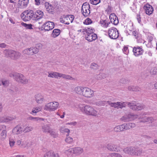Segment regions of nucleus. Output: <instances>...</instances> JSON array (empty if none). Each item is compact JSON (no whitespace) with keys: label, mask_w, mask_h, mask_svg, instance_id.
<instances>
[{"label":"nucleus","mask_w":157,"mask_h":157,"mask_svg":"<svg viewBox=\"0 0 157 157\" xmlns=\"http://www.w3.org/2000/svg\"><path fill=\"white\" fill-rule=\"evenodd\" d=\"M76 93L87 98H90L94 96V91L88 87L78 86L75 89Z\"/></svg>","instance_id":"1"},{"label":"nucleus","mask_w":157,"mask_h":157,"mask_svg":"<svg viewBox=\"0 0 157 157\" xmlns=\"http://www.w3.org/2000/svg\"><path fill=\"white\" fill-rule=\"evenodd\" d=\"M81 112L87 115L96 116L98 114L97 111L89 105H86L82 107H79Z\"/></svg>","instance_id":"2"},{"label":"nucleus","mask_w":157,"mask_h":157,"mask_svg":"<svg viewBox=\"0 0 157 157\" xmlns=\"http://www.w3.org/2000/svg\"><path fill=\"white\" fill-rule=\"evenodd\" d=\"M123 151L126 153L132 155L139 156L142 153L141 149L134 147H126L124 149Z\"/></svg>","instance_id":"3"},{"label":"nucleus","mask_w":157,"mask_h":157,"mask_svg":"<svg viewBox=\"0 0 157 157\" xmlns=\"http://www.w3.org/2000/svg\"><path fill=\"white\" fill-rule=\"evenodd\" d=\"M3 53L6 57H10L14 60L18 59L21 56V54L19 52L12 50L5 49Z\"/></svg>","instance_id":"4"},{"label":"nucleus","mask_w":157,"mask_h":157,"mask_svg":"<svg viewBox=\"0 0 157 157\" xmlns=\"http://www.w3.org/2000/svg\"><path fill=\"white\" fill-rule=\"evenodd\" d=\"M125 104L130 109L133 110H140L144 109L145 105L142 104L137 103L135 101L131 102H126Z\"/></svg>","instance_id":"5"},{"label":"nucleus","mask_w":157,"mask_h":157,"mask_svg":"<svg viewBox=\"0 0 157 157\" xmlns=\"http://www.w3.org/2000/svg\"><path fill=\"white\" fill-rule=\"evenodd\" d=\"M34 14V11L32 10L25 11L21 14V18L25 21H29L31 19L33 20Z\"/></svg>","instance_id":"6"},{"label":"nucleus","mask_w":157,"mask_h":157,"mask_svg":"<svg viewBox=\"0 0 157 157\" xmlns=\"http://www.w3.org/2000/svg\"><path fill=\"white\" fill-rule=\"evenodd\" d=\"M59 103L57 102H52L46 104L44 107V109L49 111H53L58 108Z\"/></svg>","instance_id":"7"},{"label":"nucleus","mask_w":157,"mask_h":157,"mask_svg":"<svg viewBox=\"0 0 157 157\" xmlns=\"http://www.w3.org/2000/svg\"><path fill=\"white\" fill-rule=\"evenodd\" d=\"M109 37L113 39L117 38L119 36L118 31L116 28L112 27L109 29L108 31Z\"/></svg>","instance_id":"8"},{"label":"nucleus","mask_w":157,"mask_h":157,"mask_svg":"<svg viewBox=\"0 0 157 157\" xmlns=\"http://www.w3.org/2000/svg\"><path fill=\"white\" fill-rule=\"evenodd\" d=\"M107 103L109 105H110L111 107H113L117 109L121 108L122 109L123 107H125L126 105L125 102L121 103L120 102H117L116 103H112L111 102L109 101H107Z\"/></svg>","instance_id":"9"},{"label":"nucleus","mask_w":157,"mask_h":157,"mask_svg":"<svg viewBox=\"0 0 157 157\" xmlns=\"http://www.w3.org/2000/svg\"><path fill=\"white\" fill-rule=\"evenodd\" d=\"M23 75L21 73L17 72H13L9 74V76L11 77H13L16 81L19 82L21 80L23 77Z\"/></svg>","instance_id":"10"},{"label":"nucleus","mask_w":157,"mask_h":157,"mask_svg":"<svg viewBox=\"0 0 157 157\" xmlns=\"http://www.w3.org/2000/svg\"><path fill=\"white\" fill-rule=\"evenodd\" d=\"M54 27V24L52 22L48 21L45 22L43 25L42 28H43L45 31H48L52 30Z\"/></svg>","instance_id":"11"},{"label":"nucleus","mask_w":157,"mask_h":157,"mask_svg":"<svg viewBox=\"0 0 157 157\" xmlns=\"http://www.w3.org/2000/svg\"><path fill=\"white\" fill-rule=\"evenodd\" d=\"M132 51L134 55L136 57L142 55L144 52L143 49L141 47L139 46L133 48Z\"/></svg>","instance_id":"12"},{"label":"nucleus","mask_w":157,"mask_h":157,"mask_svg":"<svg viewBox=\"0 0 157 157\" xmlns=\"http://www.w3.org/2000/svg\"><path fill=\"white\" fill-rule=\"evenodd\" d=\"M144 10L146 14L150 15L152 14L154 10L152 6L148 4H147L144 6Z\"/></svg>","instance_id":"13"},{"label":"nucleus","mask_w":157,"mask_h":157,"mask_svg":"<svg viewBox=\"0 0 157 157\" xmlns=\"http://www.w3.org/2000/svg\"><path fill=\"white\" fill-rule=\"evenodd\" d=\"M33 20H38L42 18L43 15V12L41 10H37L35 12H34Z\"/></svg>","instance_id":"14"},{"label":"nucleus","mask_w":157,"mask_h":157,"mask_svg":"<svg viewBox=\"0 0 157 157\" xmlns=\"http://www.w3.org/2000/svg\"><path fill=\"white\" fill-rule=\"evenodd\" d=\"M134 115L132 114H129L124 116L121 118V120L124 122H128L133 119Z\"/></svg>","instance_id":"15"},{"label":"nucleus","mask_w":157,"mask_h":157,"mask_svg":"<svg viewBox=\"0 0 157 157\" xmlns=\"http://www.w3.org/2000/svg\"><path fill=\"white\" fill-rule=\"evenodd\" d=\"M109 19L111 23L115 25H117L119 22L117 17L114 13H111L109 16Z\"/></svg>","instance_id":"16"},{"label":"nucleus","mask_w":157,"mask_h":157,"mask_svg":"<svg viewBox=\"0 0 157 157\" xmlns=\"http://www.w3.org/2000/svg\"><path fill=\"white\" fill-rule=\"evenodd\" d=\"M15 116L10 117L9 116L0 117V121L1 122H7L16 119Z\"/></svg>","instance_id":"17"},{"label":"nucleus","mask_w":157,"mask_h":157,"mask_svg":"<svg viewBox=\"0 0 157 157\" xmlns=\"http://www.w3.org/2000/svg\"><path fill=\"white\" fill-rule=\"evenodd\" d=\"M113 131L115 132H120L125 131V127L124 124L117 125L114 128Z\"/></svg>","instance_id":"18"},{"label":"nucleus","mask_w":157,"mask_h":157,"mask_svg":"<svg viewBox=\"0 0 157 157\" xmlns=\"http://www.w3.org/2000/svg\"><path fill=\"white\" fill-rule=\"evenodd\" d=\"M73 151V153L76 155H79L83 152L82 148L79 147H74L71 149V151Z\"/></svg>","instance_id":"19"},{"label":"nucleus","mask_w":157,"mask_h":157,"mask_svg":"<svg viewBox=\"0 0 157 157\" xmlns=\"http://www.w3.org/2000/svg\"><path fill=\"white\" fill-rule=\"evenodd\" d=\"M29 0H19L18 5L19 8H24L26 7L29 3Z\"/></svg>","instance_id":"20"},{"label":"nucleus","mask_w":157,"mask_h":157,"mask_svg":"<svg viewBox=\"0 0 157 157\" xmlns=\"http://www.w3.org/2000/svg\"><path fill=\"white\" fill-rule=\"evenodd\" d=\"M154 121V119L151 117H145L142 118L140 121L141 122H147L149 123H152Z\"/></svg>","instance_id":"21"},{"label":"nucleus","mask_w":157,"mask_h":157,"mask_svg":"<svg viewBox=\"0 0 157 157\" xmlns=\"http://www.w3.org/2000/svg\"><path fill=\"white\" fill-rule=\"evenodd\" d=\"M12 132L14 134L17 135L21 133L23 131L20 125H17L13 129Z\"/></svg>","instance_id":"22"},{"label":"nucleus","mask_w":157,"mask_h":157,"mask_svg":"<svg viewBox=\"0 0 157 157\" xmlns=\"http://www.w3.org/2000/svg\"><path fill=\"white\" fill-rule=\"evenodd\" d=\"M44 157H59V156L58 154L49 151L44 155Z\"/></svg>","instance_id":"23"},{"label":"nucleus","mask_w":157,"mask_h":157,"mask_svg":"<svg viewBox=\"0 0 157 157\" xmlns=\"http://www.w3.org/2000/svg\"><path fill=\"white\" fill-rule=\"evenodd\" d=\"M35 98L36 101L39 104L42 103L44 100V97L40 94L36 95Z\"/></svg>","instance_id":"24"},{"label":"nucleus","mask_w":157,"mask_h":157,"mask_svg":"<svg viewBox=\"0 0 157 157\" xmlns=\"http://www.w3.org/2000/svg\"><path fill=\"white\" fill-rule=\"evenodd\" d=\"M124 126L125 127V130L130 129L135 127L136 125L134 123H128L124 124Z\"/></svg>","instance_id":"25"},{"label":"nucleus","mask_w":157,"mask_h":157,"mask_svg":"<svg viewBox=\"0 0 157 157\" xmlns=\"http://www.w3.org/2000/svg\"><path fill=\"white\" fill-rule=\"evenodd\" d=\"M61 73L55 72H53L52 73H49L48 77L51 78H58V77H60Z\"/></svg>","instance_id":"26"},{"label":"nucleus","mask_w":157,"mask_h":157,"mask_svg":"<svg viewBox=\"0 0 157 157\" xmlns=\"http://www.w3.org/2000/svg\"><path fill=\"white\" fill-rule=\"evenodd\" d=\"M65 20L66 22H69L70 23H72L74 19V16L72 15H67V16L64 15Z\"/></svg>","instance_id":"27"},{"label":"nucleus","mask_w":157,"mask_h":157,"mask_svg":"<svg viewBox=\"0 0 157 157\" xmlns=\"http://www.w3.org/2000/svg\"><path fill=\"white\" fill-rule=\"evenodd\" d=\"M82 12L83 15L85 17L88 16L90 13V8L82 9Z\"/></svg>","instance_id":"28"},{"label":"nucleus","mask_w":157,"mask_h":157,"mask_svg":"<svg viewBox=\"0 0 157 157\" xmlns=\"http://www.w3.org/2000/svg\"><path fill=\"white\" fill-rule=\"evenodd\" d=\"M107 148L112 151H117V146L113 144H109L107 145Z\"/></svg>","instance_id":"29"},{"label":"nucleus","mask_w":157,"mask_h":157,"mask_svg":"<svg viewBox=\"0 0 157 157\" xmlns=\"http://www.w3.org/2000/svg\"><path fill=\"white\" fill-rule=\"evenodd\" d=\"M60 30L58 29H55L53 30L52 34V36L53 37H56L60 34Z\"/></svg>","instance_id":"30"},{"label":"nucleus","mask_w":157,"mask_h":157,"mask_svg":"<svg viewBox=\"0 0 157 157\" xmlns=\"http://www.w3.org/2000/svg\"><path fill=\"white\" fill-rule=\"evenodd\" d=\"M42 131L44 132H48L51 129L50 127L48 125H44L42 126Z\"/></svg>","instance_id":"31"},{"label":"nucleus","mask_w":157,"mask_h":157,"mask_svg":"<svg viewBox=\"0 0 157 157\" xmlns=\"http://www.w3.org/2000/svg\"><path fill=\"white\" fill-rule=\"evenodd\" d=\"M128 89L129 91H139L140 88L137 86H130L128 87Z\"/></svg>","instance_id":"32"},{"label":"nucleus","mask_w":157,"mask_h":157,"mask_svg":"<svg viewBox=\"0 0 157 157\" xmlns=\"http://www.w3.org/2000/svg\"><path fill=\"white\" fill-rule=\"evenodd\" d=\"M106 77V74L104 73H100L99 74L97 75L95 78L97 79H101L105 78Z\"/></svg>","instance_id":"33"},{"label":"nucleus","mask_w":157,"mask_h":157,"mask_svg":"<svg viewBox=\"0 0 157 157\" xmlns=\"http://www.w3.org/2000/svg\"><path fill=\"white\" fill-rule=\"evenodd\" d=\"M48 133L50 134L51 136L54 138H56L58 136V134L57 133L52 129L51 128Z\"/></svg>","instance_id":"34"},{"label":"nucleus","mask_w":157,"mask_h":157,"mask_svg":"<svg viewBox=\"0 0 157 157\" xmlns=\"http://www.w3.org/2000/svg\"><path fill=\"white\" fill-rule=\"evenodd\" d=\"M28 82V80L27 79L24 75H23V77L22 78L20 81L19 83L25 84H27Z\"/></svg>","instance_id":"35"},{"label":"nucleus","mask_w":157,"mask_h":157,"mask_svg":"<svg viewBox=\"0 0 157 157\" xmlns=\"http://www.w3.org/2000/svg\"><path fill=\"white\" fill-rule=\"evenodd\" d=\"M107 157H122L121 155L118 153H113L109 154Z\"/></svg>","instance_id":"36"},{"label":"nucleus","mask_w":157,"mask_h":157,"mask_svg":"<svg viewBox=\"0 0 157 157\" xmlns=\"http://www.w3.org/2000/svg\"><path fill=\"white\" fill-rule=\"evenodd\" d=\"M90 67L92 69L96 70L98 69L99 66L96 63H93L91 64Z\"/></svg>","instance_id":"37"},{"label":"nucleus","mask_w":157,"mask_h":157,"mask_svg":"<svg viewBox=\"0 0 157 157\" xmlns=\"http://www.w3.org/2000/svg\"><path fill=\"white\" fill-rule=\"evenodd\" d=\"M41 110V108L40 107H35L33 108L32 109L31 112L30 113L31 114H33V113H36L37 112L40 111Z\"/></svg>","instance_id":"38"},{"label":"nucleus","mask_w":157,"mask_h":157,"mask_svg":"<svg viewBox=\"0 0 157 157\" xmlns=\"http://www.w3.org/2000/svg\"><path fill=\"white\" fill-rule=\"evenodd\" d=\"M22 25L26 27V29H33L32 28L33 25L31 24H27L26 23H25L23 22L21 23Z\"/></svg>","instance_id":"39"},{"label":"nucleus","mask_w":157,"mask_h":157,"mask_svg":"<svg viewBox=\"0 0 157 157\" xmlns=\"http://www.w3.org/2000/svg\"><path fill=\"white\" fill-rule=\"evenodd\" d=\"M92 33L91 34H87L86 36L85 37V39L88 41L90 42H91L93 41V40H92Z\"/></svg>","instance_id":"40"},{"label":"nucleus","mask_w":157,"mask_h":157,"mask_svg":"<svg viewBox=\"0 0 157 157\" xmlns=\"http://www.w3.org/2000/svg\"><path fill=\"white\" fill-rule=\"evenodd\" d=\"M107 103V101H100L96 102V105L98 106H104Z\"/></svg>","instance_id":"41"},{"label":"nucleus","mask_w":157,"mask_h":157,"mask_svg":"<svg viewBox=\"0 0 157 157\" xmlns=\"http://www.w3.org/2000/svg\"><path fill=\"white\" fill-rule=\"evenodd\" d=\"M60 77H62L63 78L67 79H72L73 78L71 76L69 75H67L61 73Z\"/></svg>","instance_id":"42"},{"label":"nucleus","mask_w":157,"mask_h":157,"mask_svg":"<svg viewBox=\"0 0 157 157\" xmlns=\"http://www.w3.org/2000/svg\"><path fill=\"white\" fill-rule=\"evenodd\" d=\"M48 8V9H46V10L49 13H53L54 10V8L51 4H50Z\"/></svg>","instance_id":"43"},{"label":"nucleus","mask_w":157,"mask_h":157,"mask_svg":"<svg viewBox=\"0 0 157 157\" xmlns=\"http://www.w3.org/2000/svg\"><path fill=\"white\" fill-rule=\"evenodd\" d=\"M33 130V128L30 126H27L25 128L24 130H22L23 132L25 133L28 132Z\"/></svg>","instance_id":"44"},{"label":"nucleus","mask_w":157,"mask_h":157,"mask_svg":"<svg viewBox=\"0 0 157 157\" xmlns=\"http://www.w3.org/2000/svg\"><path fill=\"white\" fill-rule=\"evenodd\" d=\"M60 132H66L69 133L70 132V130L68 128H63L61 127L60 128ZM69 135V133H68L67 135V136Z\"/></svg>","instance_id":"45"},{"label":"nucleus","mask_w":157,"mask_h":157,"mask_svg":"<svg viewBox=\"0 0 157 157\" xmlns=\"http://www.w3.org/2000/svg\"><path fill=\"white\" fill-rule=\"evenodd\" d=\"M2 139H5L6 136V131L5 130H3L1 134Z\"/></svg>","instance_id":"46"},{"label":"nucleus","mask_w":157,"mask_h":157,"mask_svg":"<svg viewBox=\"0 0 157 157\" xmlns=\"http://www.w3.org/2000/svg\"><path fill=\"white\" fill-rule=\"evenodd\" d=\"M129 82V80L128 79L122 78L120 80V82L123 84L128 83Z\"/></svg>","instance_id":"47"},{"label":"nucleus","mask_w":157,"mask_h":157,"mask_svg":"<svg viewBox=\"0 0 157 157\" xmlns=\"http://www.w3.org/2000/svg\"><path fill=\"white\" fill-rule=\"evenodd\" d=\"M92 23V21L89 18H86L85 21L83 23L84 24L86 25H89L91 24Z\"/></svg>","instance_id":"48"},{"label":"nucleus","mask_w":157,"mask_h":157,"mask_svg":"<svg viewBox=\"0 0 157 157\" xmlns=\"http://www.w3.org/2000/svg\"><path fill=\"white\" fill-rule=\"evenodd\" d=\"M101 0H90V2L91 4L94 5H97L99 3Z\"/></svg>","instance_id":"49"},{"label":"nucleus","mask_w":157,"mask_h":157,"mask_svg":"<svg viewBox=\"0 0 157 157\" xmlns=\"http://www.w3.org/2000/svg\"><path fill=\"white\" fill-rule=\"evenodd\" d=\"M83 8L87 9H88V8H90V7L89 3L87 2H85L84 3L82 7V9H83Z\"/></svg>","instance_id":"50"},{"label":"nucleus","mask_w":157,"mask_h":157,"mask_svg":"<svg viewBox=\"0 0 157 157\" xmlns=\"http://www.w3.org/2000/svg\"><path fill=\"white\" fill-rule=\"evenodd\" d=\"M65 141L66 142L70 144L73 141V139L72 138L69 136L66 138Z\"/></svg>","instance_id":"51"},{"label":"nucleus","mask_w":157,"mask_h":157,"mask_svg":"<svg viewBox=\"0 0 157 157\" xmlns=\"http://www.w3.org/2000/svg\"><path fill=\"white\" fill-rule=\"evenodd\" d=\"M9 144L10 146L11 147L13 146L15 143L14 140L11 138H10L9 140Z\"/></svg>","instance_id":"52"},{"label":"nucleus","mask_w":157,"mask_h":157,"mask_svg":"<svg viewBox=\"0 0 157 157\" xmlns=\"http://www.w3.org/2000/svg\"><path fill=\"white\" fill-rule=\"evenodd\" d=\"M31 48H32V49L33 50L32 51H33V54H36L39 52V49L38 48H36V47H32Z\"/></svg>","instance_id":"53"},{"label":"nucleus","mask_w":157,"mask_h":157,"mask_svg":"<svg viewBox=\"0 0 157 157\" xmlns=\"http://www.w3.org/2000/svg\"><path fill=\"white\" fill-rule=\"evenodd\" d=\"M60 21L63 23L67 25L69 24V22H66L65 21L64 16H63V18H60Z\"/></svg>","instance_id":"54"},{"label":"nucleus","mask_w":157,"mask_h":157,"mask_svg":"<svg viewBox=\"0 0 157 157\" xmlns=\"http://www.w3.org/2000/svg\"><path fill=\"white\" fill-rule=\"evenodd\" d=\"M23 53L24 54H25L28 55H30V51L29 50V48H27L23 51Z\"/></svg>","instance_id":"55"},{"label":"nucleus","mask_w":157,"mask_h":157,"mask_svg":"<svg viewBox=\"0 0 157 157\" xmlns=\"http://www.w3.org/2000/svg\"><path fill=\"white\" fill-rule=\"evenodd\" d=\"M123 52L126 54H127L128 53L129 50L127 47L125 46L123 49Z\"/></svg>","instance_id":"56"},{"label":"nucleus","mask_w":157,"mask_h":157,"mask_svg":"<svg viewBox=\"0 0 157 157\" xmlns=\"http://www.w3.org/2000/svg\"><path fill=\"white\" fill-rule=\"evenodd\" d=\"M2 82H3L2 83V85H3L5 86H7L9 83L8 81L7 80H2Z\"/></svg>","instance_id":"57"},{"label":"nucleus","mask_w":157,"mask_h":157,"mask_svg":"<svg viewBox=\"0 0 157 157\" xmlns=\"http://www.w3.org/2000/svg\"><path fill=\"white\" fill-rule=\"evenodd\" d=\"M29 119L30 120H33L34 121H37L40 119V118L39 117H29Z\"/></svg>","instance_id":"58"},{"label":"nucleus","mask_w":157,"mask_h":157,"mask_svg":"<svg viewBox=\"0 0 157 157\" xmlns=\"http://www.w3.org/2000/svg\"><path fill=\"white\" fill-rule=\"evenodd\" d=\"M92 40H93V41L96 40L97 38V37H98L97 35L95 33H94V34L92 33Z\"/></svg>","instance_id":"59"},{"label":"nucleus","mask_w":157,"mask_h":157,"mask_svg":"<svg viewBox=\"0 0 157 157\" xmlns=\"http://www.w3.org/2000/svg\"><path fill=\"white\" fill-rule=\"evenodd\" d=\"M152 73L155 75L157 74V67H155L153 68Z\"/></svg>","instance_id":"60"},{"label":"nucleus","mask_w":157,"mask_h":157,"mask_svg":"<svg viewBox=\"0 0 157 157\" xmlns=\"http://www.w3.org/2000/svg\"><path fill=\"white\" fill-rule=\"evenodd\" d=\"M106 11L108 12H111L112 11V7L109 6H108Z\"/></svg>","instance_id":"61"},{"label":"nucleus","mask_w":157,"mask_h":157,"mask_svg":"<svg viewBox=\"0 0 157 157\" xmlns=\"http://www.w3.org/2000/svg\"><path fill=\"white\" fill-rule=\"evenodd\" d=\"M7 46V45L4 43L0 44V47L1 48H6Z\"/></svg>","instance_id":"62"},{"label":"nucleus","mask_w":157,"mask_h":157,"mask_svg":"<svg viewBox=\"0 0 157 157\" xmlns=\"http://www.w3.org/2000/svg\"><path fill=\"white\" fill-rule=\"evenodd\" d=\"M137 19L138 20V22L139 23H140V22L141 21V17H140V15H137Z\"/></svg>","instance_id":"63"},{"label":"nucleus","mask_w":157,"mask_h":157,"mask_svg":"<svg viewBox=\"0 0 157 157\" xmlns=\"http://www.w3.org/2000/svg\"><path fill=\"white\" fill-rule=\"evenodd\" d=\"M35 4L36 5H39L40 4V0H35Z\"/></svg>","instance_id":"64"}]
</instances>
